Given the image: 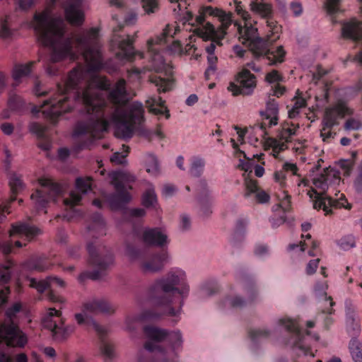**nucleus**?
<instances>
[{
  "mask_svg": "<svg viewBox=\"0 0 362 362\" xmlns=\"http://www.w3.org/2000/svg\"><path fill=\"white\" fill-rule=\"evenodd\" d=\"M57 0H49L47 7L35 12L30 25L38 41L49 48L50 57L46 66L49 76L57 74L53 64L64 59L75 60L80 54L86 66H78L69 74L63 86L56 90L42 104L32 108L33 114H64L76 103L83 106L86 114H144L141 103L134 101L126 105L128 93L124 79L118 80L111 90L110 83L97 72L104 67L102 62L99 30L90 28L72 36H66V24L61 15L54 12Z\"/></svg>",
  "mask_w": 362,
  "mask_h": 362,
  "instance_id": "obj_1",
  "label": "nucleus"
},
{
  "mask_svg": "<svg viewBox=\"0 0 362 362\" xmlns=\"http://www.w3.org/2000/svg\"><path fill=\"white\" fill-rule=\"evenodd\" d=\"M180 30L179 25L168 24L165 25L160 35H156L147 41V49L151 63V69L144 67L143 69L132 68L129 71L130 78L134 76L135 79H139L141 74H145L148 70L163 74V77L160 76H151L149 81L155 84L159 92H166L170 90L173 85L172 78L171 66L166 62L163 55V52L166 49L171 54L185 53L197 58L200 54L197 52V47L194 44V37L190 35L189 42L183 48L179 41L173 40L171 44L170 40L177 35Z\"/></svg>",
  "mask_w": 362,
  "mask_h": 362,
  "instance_id": "obj_2",
  "label": "nucleus"
},
{
  "mask_svg": "<svg viewBox=\"0 0 362 362\" xmlns=\"http://www.w3.org/2000/svg\"><path fill=\"white\" fill-rule=\"evenodd\" d=\"M189 291L186 272L179 267H173L151 284L146 298L153 305L162 308L165 315L175 317V322H177Z\"/></svg>",
  "mask_w": 362,
  "mask_h": 362,
  "instance_id": "obj_3",
  "label": "nucleus"
},
{
  "mask_svg": "<svg viewBox=\"0 0 362 362\" xmlns=\"http://www.w3.org/2000/svg\"><path fill=\"white\" fill-rule=\"evenodd\" d=\"M283 329L291 337L288 344L291 346L295 354L298 356H315L311 348V342L317 341L319 336L317 334H312L309 331L303 332L299 327L298 322L290 317L278 319L271 329L264 327L254 329L250 331V337L255 344L280 333Z\"/></svg>",
  "mask_w": 362,
  "mask_h": 362,
  "instance_id": "obj_4",
  "label": "nucleus"
},
{
  "mask_svg": "<svg viewBox=\"0 0 362 362\" xmlns=\"http://www.w3.org/2000/svg\"><path fill=\"white\" fill-rule=\"evenodd\" d=\"M144 332L148 339L144 347L147 351L155 353V362H178L185 341L183 334L180 329L169 330L146 326Z\"/></svg>",
  "mask_w": 362,
  "mask_h": 362,
  "instance_id": "obj_5",
  "label": "nucleus"
},
{
  "mask_svg": "<svg viewBox=\"0 0 362 362\" xmlns=\"http://www.w3.org/2000/svg\"><path fill=\"white\" fill-rule=\"evenodd\" d=\"M106 235L105 223L99 213L94 214L90 223L87 227L86 238L93 240L87 241V250L89 254V262L98 269L89 274L92 279H98L101 276V272L105 270L113 262V257L110 251L98 240V238Z\"/></svg>",
  "mask_w": 362,
  "mask_h": 362,
  "instance_id": "obj_6",
  "label": "nucleus"
},
{
  "mask_svg": "<svg viewBox=\"0 0 362 362\" xmlns=\"http://www.w3.org/2000/svg\"><path fill=\"white\" fill-rule=\"evenodd\" d=\"M260 115L262 122L255 127V132L263 138L265 150L272 149L271 153L272 156L278 158L279 153L287 147L286 143L282 140L288 142L290 137L295 134L296 127L293 124L291 127H289L288 124L284 125L280 133L281 141L275 138L267 137L266 136L269 134L267 129L276 126L278 124L279 107L276 100L274 99H269L267 102L265 110L261 111Z\"/></svg>",
  "mask_w": 362,
  "mask_h": 362,
  "instance_id": "obj_7",
  "label": "nucleus"
},
{
  "mask_svg": "<svg viewBox=\"0 0 362 362\" xmlns=\"http://www.w3.org/2000/svg\"><path fill=\"white\" fill-rule=\"evenodd\" d=\"M250 10L255 14L259 15L263 18L267 19L266 25V42L267 51L262 54H255L257 57H262V59L269 65H274L277 63H281L284 61L285 51L281 46L276 49H269V45L276 42L281 34V26L272 18L273 6L264 0H252L250 4Z\"/></svg>",
  "mask_w": 362,
  "mask_h": 362,
  "instance_id": "obj_8",
  "label": "nucleus"
},
{
  "mask_svg": "<svg viewBox=\"0 0 362 362\" xmlns=\"http://www.w3.org/2000/svg\"><path fill=\"white\" fill-rule=\"evenodd\" d=\"M195 22L199 25L196 33L201 38L208 40L215 36L223 37L233 22L232 14L210 6H203Z\"/></svg>",
  "mask_w": 362,
  "mask_h": 362,
  "instance_id": "obj_9",
  "label": "nucleus"
},
{
  "mask_svg": "<svg viewBox=\"0 0 362 362\" xmlns=\"http://www.w3.org/2000/svg\"><path fill=\"white\" fill-rule=\"evenodd\" d=\"M333 176L334 174H331L330 171L317 175L313 181L314 187L307 190V194L313 202V207L322 209L326 214L331 213V207L351 209V205L347 202L344 194H340L337 199L324 195Z\"/></svg>",
  "mask_w": 362,
  "mask_h": 362,
  "instance_id": "obj_10",
  "label": "nucleus"
},
{
  "mask_svg": "<svg viewBox=\"0 0 362 362\" xmlns=\"http://www.w3.org/2000/svg\"><path fill=\"white\" fill-rule=\"evenodd\" d=\"M233 4L235 11L244 21V25L235 23L242 43L255 54L266 53L267 51V43L263 38L258 36L257 29L252 25L250 15L243 8L240 1L233 0Z\"/></svg>",
  "mask_w": 362,
  "mask_h": 362,
  "instance_id": "obj_11",
  "label": "nucleus"
},
{
  "mask_svg": "<svg viewBox=\"0 0 362 362\" xmlns=\"http://www.w3.org/2000/svg\"><path fill=\"white\" fill-rule=\"evenodd\" d=\"M109 178L116 192L107 197L106 199L112 209H117L130 201L131 195L128 191L132 188L131 184L135 177L129 172L120 170L110 173Z\"/></svg>",
  "mask_w": 362,
  "mask_h": 362,
  "instance_id": "obj_12",
  "label": "nucleus"
},
{
  "mask_svg": "<svg viewBox=\"0 0 362 362\" xmlns=\"http://www.w3.org/2000/svg\"><path fill=\"white\" fill-rule=\"evenodd\" d=\"M259 296L257 287L253 284H243L231 288L219 303L223 310L241 308L255 301Z\"/></svg>",
  "mask_w": 362,
  "mask_h": 362,
  "instance_id": "obj_13",
  "label": "nucleus"
},
{
  "mask_svg": "<svg viewBox=\"0 0 362 362\" xmlns=\"http://www.w3.org/2000/svg\"><path fill=\"white\" fill-rule=\"evenodd\" d=\"M42 322L44 327L51 331L53 339L57 341L66 339L75 330L74 325H65L62 312L54 308L47 310Z\"/></svg>",
  "mask_w": 362,
  "mask_h": 362,
  "instance_id": "obj_14",
  "label": "nucleus"
},
{
  "mask_svg": "<svg viewBox=\"0 0 362 362\" xmlns=\"http://www.w3.org/2000/svg\"><path fill=\"white\" fill-rule=\"evenodd\" d=\"M93 181L90 177H78L76 180V187L69 193V197L64 199L66 213L64 218L70 220L79 215V211L74 209L80 204L83 196L91 191Z\"/></svg>",
  "mask_w": 362,
  "mask_h": 362,
  "instance_id": "obj_15",
  "label": "nucleus"
},
{
  "mask_svg": "<svg viewBox=\"0 0 362 362\" xmlns=\"http://www.w3.org/2000/svg\"><path fill=\"white\" fill-rule=\"evenodd\" d=\"M40 189H37L35 193L31 195L35 207L37 211L46 208L47 204L50 201L55 202L56 199L61 195V187L52 182L47 177H40L38 180Z\"/></svg>",
  "mask_w": 362,
  "mask_h": 362,
  "instance_id": "obj_16",
  "label": "nucleus"
},
{
  "mask_svg": "<svg viewBox=\"0 0 362 362\" xmlns=\"http://www.w3.org/2000/svg\"><path fill=\"white\" fill-rule=\"evenodd\" d=\"M121 28L122 25H119L113 29L114 36L112 40V45L117 47L115 54L117 59L121 61H132L136 55L143 58L144 53L136 52L133 47L134 39L128 35L117 34Z\"/></svg>",
  "mask_w": 362,
  "mask_h": 362,
  "instance_id": "obj_17",
  "label": "nucleus"
},
{
  "mask_svg": "<svg viewBox=\"0 0 362 362\" xmlns=\"http://www.w3.org/2000/svg\"><path fill=\"white\" fill-rule=\"evenodd\" d=\"M30 286L35 288L38 292L42 293L46 289L50 291L47 293V299L54 303H64V299L56 295L53 290L56 288H64L66 286L65 281L56 276H48L45 280H37L36 279H30Z\"/></svg>",
  "mask_w": 362,
  "mask_h": 362,
  "instance_id": "obj_18",
  "label": "nucleus"
},
{
  "mask_svg": "<svg viewBox=\"0 0 362 362\" xmlns=\"http://www.w3.org/2000/svg\"><path fill=\"white\" fill-rule=\"evenodd\" d=\"M236 83H230L228 90L233 95H250L256 86V80L247 68H243L236 76Z\"/></svg>",
  "mask_w": 362,
  "mask_h": 362,
  "instance_id": "obj_19",
  "label": "nucleus"
},
{
  "mask_svg": "<svg viewBox=\"0 0 362 362\" xmlns=\"http://www.w3.org/2000/svg\"><path fill=\"white\" fill-rule=\"evenodd\" d=\"M197 190L200 214L204 217L209 216L213 213L215 196L205 180H199Z\"/></svg>",
  "mask_w": 362,
  "mask_h": 362,
  "instance_id": "obj_20",
  "label": "nucleus"
},
{
  "mask_svg": "<svg viewBox=\"0 0 362 362\" xmlns=\"http://www.w3.org/2000/svg\"><path fill=\"white\" fill-rule=\"evenodd\" d=\"M63 7L66 18L71 24L80 25L83 23L86 0H67Z\"/></svg>",
  "mask_w": 362,
  "mask_h": 362,
  "instance_id": "obj_21",
  "label": "nucleus"
},
{
  "mask_svg": "<svg viewBox=\"0 0 362 362\" xmlns=\"http://www.w3.org/2000/svg\"><path fill=\"white\" fill-rule=\"evenodd\" d=\"M143 242L147 245L163 247L168 245L167 231L163 228H146L141 234Z\"/></svg>",
  "mask_w": 362,
  "mask_h": 362,
  "instance_id": "obj_22",
  "label": "nucleus"
},
{
  "mask_svg": "<svg viewBox=\"0 0 362 362\" xmlns=\"http://www.w3.org/2000/svg\"><path fill=\"white\" fill-rule=\"evenodd\" d=\"M116 307L103 298H93L83 303L81 310L90 314H112L115 311Z\"/></svg>",
  "mask_w": 362,
  "mask_h": 362,
  "instance_id": "obj_23",
  "label": "nucleus"
},
{
  "mask_svg": "<svg viewBox=\"0 0 362 362\" xmlns=\"http://www.w3.org/2000/svg\"><path fill=\"white\" fill-rule=\"evenodd\" d=\"M353 111L346 104L339 103L332 107L325 110L322 119V125L332 127L339 124V119L346 115H351Z\"/></svg>",
  "mask_w": 362,
  "mask_h": 362,
  "instance_id": "obj_24",
  "label": "nucleus"
},
{
  "mask_svg": "<svg viewBox=\"0 0 362 362\" xmlns=\"http://www.w3.org/2000/svg\"><path fill=\"white\" fill-rule=\"evenodd\" d=\"M170 259L167 251H160L153 254L148 259L141 263V268L146 272L156 273L161 271L165 264Z\"/></svg>",
  "mask_w": 362,
  "mask_h": 362,
  "instance_id": "obj_25",
  "label": "nucleus"
},
{
  "mask_svg": "<svg viewBox=\"0 0 362 362\" xmlns=\"http://www.w3.org/2000/svg\"><path fill=\"white\" fill-rule=\"evenodd\" d=\"M244 196L247 199L254 196L257 202L259 204H266L270 199V196L258 186L257 181L249 178L245 179Z\"/></svg>",
  "mask_w": 362,
  "mask_h": 362,
  "instance_id": "obj_26",
  "label": "nucleus"
},
{
  "mask_svg": "<svg viewBox=\"0 0 362 362\" xmlns=\"http://www.w3.org/2000/svg\"><path fill=\"white\" fill-rule=\"evenodd\" d=\"M40 233V229L25 223L12 225L10 236H17L21 239L30 240Z\"/></svg>",
  "mask_w": 362,
  "mask_h": 362,
  "instance_id": "obj_27",
  "label": "nucleus"
},
{
  "mask_svg": "<svg viewBox=\"0 0 362 362\" xmlns=\"http://www.w3.org/2000/svg\"><path fill=\"white\" fill-rule=\"evenodd\" d=\"M301 238L303 239V241H300L299 243L290 244L288 246V250L294 253L303 252L305 248L310 245L311 250L308 251V255L310 257L317 256L318 243L316 241L310 240L311 235L309 233L306 235L302 234Z\"/></svg>",
  "mask_w": 362,
  "mask_h": 362,
  "instance_id": "obj_28",
  "label": "nucleus"
},
{
  "mask_svg": "<svg viewBox=\"0 0 362 362\" xmlns=\"http://www.w3.org/2000/svg\"><path fill=\"white\" fill-rule=\"evenodd\" d=\"M160 315L151 310H145L139 315L127 316L125 320V329L130 332L136 329L139 322L159 318Z\"/></svg>",
  "mask_w": 362,
  "mask_h": 362,
  "instance_id": "obj_29",
  "label": "nucleus"
},
{
  "mask_svg": "<svg viewBox=\"0 0 362 362\" xmlns=\"http://www.w3.org/2000/svg\"><path fill=\"white\" fill-rule=\"evenodd\" d=\"M29 128L30 131L40 139L39 147L45 151L49 150L51 147V141L46 134L47 127L38 122H33Z\"/></svg>",
  "mask_w": 362,
  "mask_h": 362,
  "instance_id": "obj_30",
  "label": "nucleus"
},
{
  "mask_svg": "<svg viewBox=\"0 0 362 362\" xmlns=\"http://www.w3.org/2000/svg\"><path fill=\"white\" fill-rule=\"evenodd\" d=\"M291 173L293 175L299 176L298 168L296 163L291 161H286L283 164L282 169L274 173L275 180L281 187H286L285 180L286 178V173Z\"/></svg>",
  "mask_w": 362,
  "mask_h": 362,
  "instance_id": "obj_31",
  "label": "nucleus"
},
{
  "mask_svg": "<svg viewBox=\"0 0 362 362\" xmlns=\"http://www.w3.org/2000/svg\"><path fill=\"white\" fill-rule=\"evenodd\" d=\"M146 105L150 112L156 115H165L166 118L170 117V114L165 106V101L160 97H150L146 100Z\"/></svg>",
  "mask_w": 362,
  "mask_h": 362,
  "instance_id": "obj_32",
  "label": "nucleus"
},
{
  "mask_svg": "<svg viewBox=\"0 0 362 362\" xmlns=\"http://www.w3.org/2000/svg\"><path fill=\"white\" fill-rule=\"evenodd\" d=\"M34 64V62H29L25 64H18L13 66L12 78L16 83H19L24 77L28 76L30 74Z\"/></svg>",
  "mask_w": 362,
  "mask_h": 362,
  "instance_id": "obj_33",
  "label": "nucleus"
},
{
  "mask_svg": "<svg viewBox=\"0 0 362 362\" xmlns=\"http://www.w3.org/2000/svg\"><path fill=\"white\" fill-rule=\"evenodd\" d=\"M142 203L146 207H156L157 204V197L154 187L151 183L147 185L146 190L143 194Z\"/></svg>",
  "mask_w": 362,
  "mask_h": 362,
  "instance_id": "obj_34",
  "label": "nucleus"
},
{
  "mask_svg": "<svg viewBox=\"0 0 362 362\" xmlns=\"http://www.w3.org/2000/svg\"><path fill=\"white\" fill-rule=\"evenodd\" d=\"M16 33V30L11 27L9 18L0 21V38L4 40H11Z\"/></svg>",
  "mask_w": 362,
  "mask_h": 362,
  "instance_id": "obj_35",
  "label": "nucleus"
},
{
  "mask_svg": "<svg viewBox=\"0 0 362 362\" xmlns=\"http://www.w3.org/2000/svg\"><path fill=\"white\" fill-rule=\"evenodd\" d=\"M145 166L146 171L151 175L156 177L160 173V165L158 158L153 154H148L145 159Z\"/></svg>",
  "mask_w": 362,
  "mask_h": 362,
  "instance_id": "obj_36",
  "label": "nucleus"
},
{
  "mask_svg": "<svg viewBox=\"0 0 362 362\" xmlns=\"http://www.w3.org/2000/svg\"><path fill=\"white\" fill-rule=\"evenodd\" d=\"M204 159L199 156H194L191 158L189 173L192 176L200 177L204 172Z\"/></svg>",
  "mask_w": 362,
  "mask_h": 362,
  "instance_id": "obj_37",
  "label": "nucleus"
},
{
  "mask_svg": "<svg viewBox=\"0 0 362 362\" xmlns=\"http://www.w3.org/2000/svg\"><path fill=\"white\" fill-rule=\"evenodd\" d=\"M278 199L280 202L279 204L273 206L272 210L276 213V214H285L290 206V196L284 191L281 192V194L278 195Z\"/></svg>",
  "mask_w": 362,
  "mask_h": 362,
  "instance_id": "obj_38",
  "label": "nucleus"
},
{
  "mask_svg": "<svg viewBox=\"0 0 362 362\" xmlns=\"http://www.w3.org/2000/svg\"><path fill=\"white\" fill-rule=\"evenodd\" d=\"M349 348L354 362H362V350L360 341L356 338L351 339Z\"/></svg>",
  "mask_w": 362,
  "mask_h": 362,
  "instance_id": "obj_39",
  "label": "nucleus"
},
{
  "mask_svg": "<svg viewBox=\"0 0 362 362\" xmlns=\"http://www.w3.org/2000/svg\"><path fill=\"white\" fill-rule=\"evenodd\" d=\"M27 267L32 270L42 272L48 269L50 264L45 257L33 258L28 262Z\"/></svg>",
  "mask_w": 362,
  "mask_h": 362,
  "instance_id": "obj_40",
  "label": "nucleus"
},
{
  "mask_svg": "<svg viewBox=\"0 0 362 362\" xmlns=\"http://www.w3.org/2000/svg\"><path fill=\"white\" fill-rule=\"evenodd\" d=\"M9 186L13 194H17L24 188L21 177L16 173H12L8 178Z\"/></svg>",
  "mask_w": 362,
  "mask_h": 362,
  "instance_id": "obj_41",
  "label": "nucleus"
},
{
  "mask_svg": "<svg viewBox=\"0 0 362 362\" xmlns=\"http://www.w3.org/2000/svg\"><path fill=\"white\" fill-rule=\"evenodd\" d=\"M328 288V285L327 281H321L316 282L315 285V293L317 296H325V300L329 303V307H332L334 305V302L332 300L330 297L327 296V290Z\"/></svg>",
  "mask_w": 362,
  "mask_h": 362,
  "instance_id": "obj_42",
  "label": "nucleus"
},
{
  "mask_svg": "<svg viewBox=\"0 0 362 362\" xmlns=\"http://www.w3.org/2000/svg\"><path fill=\"white\" fill-rule=\"evenodd\" d=\"M141 5L147 15L155 13L159 9L158 0H141Z\"/></svg>",
  "mask_w": 362,
  "mask_h": 362,
  "instance_id": "obj_43",
  "label": "nucleus"
},
{
  "mask_svg": "<svg viewBox=\"0 0 362 362\" xmlns=\"http://www.w3.org/2000/svg\"><path fill=\"white\" fill-rule=\"evenodd\" d=\"M125 255L132 260L139 258L140 255L139 249L130 243V235L128 236L125 241Z\"/></svg>",
  "mask_w": 362,
  "mask_h": 362,
  "instance_id": "obj_44",
  "label": "nucleus"
},
{
  "mask_svg": "<svg viewBox=\"0 0 362 362\" xmlns=\"http://www.w3.org/2000/svg\"><path fill=\"white\" fill-rule=\"evenodd\" d=\"M338 246L343 250H349L356 246L355 238L352 235H346L337 241Z\"/></svg>",
  "mask_w": 362,
  "mask_h": 362,
  "instance_id": "obj_45",
  "label": "nucleus"
},
{
  "mask_svg": "<svg viewBox=\"0 0 362 362\" xmlns=\"http://www.w3.org/2000/svg\"><path fill=\"white\" fill-rule=\"evenodd\" d=\"M100 349L101 354L105 360L112 359L115 356V352L112 344L104 339H101Z\"/></svg>",
  "mask_w": 362,
  "mask_h": 362,
  "instance_id": "obj_46",
  "label": "nucleus"
},
{
  "mask_svg": "<svg viewBox=\"0 0 362 362\" xmlns=\"http://www.w3.org/2000/svg\"><path fill=\"white\" fill-rule=\"evenodd\" d=\"M129 153V147L124 145L122 146V151L121 152L115 153L110 158L111 162L115 164H124L127 162L126 157Z\"/></svg>",
  "mask_w": 362,
  "mask_h": 362,
  "instance_id": "obj_47",
  "label": "nucleus"
},
{
  "mask_svg": "<svg viewBox=\"0 0 362 362\" xmlns=\"http://www.w3.org/2000/svg\"><path fill=\"white\" fill-rule=\"evenodd\" d=\"M124 214L129 221H133L134 219L143 217L146 212L143 209H127L124 210Z\"/></svg>",
  "mask_w": 362,
  "mask_h": 362,
  "instance_id": "obj_48",
  "label": "nucleus"
},
{
  "mask_svg": "<svg viewBox=\"0 0 362 362\" xmlns=\"http://www.w3.org/2000/svg\"><path fill=\"white\" fill-rule=\"evenodd\" d=\"M217 60L218 59L215 54H208L207 61L209 66L204 73V76L206 79H209L210 76L215 74Z\"/></svg>",
  "mask_w": 362,
  "mask_h": 362,
  "instance_id": "obj_49",
  "label": "nucleus"
},
{
  "mask_svg": "<svg viewBox=\"0 0 362 362\" xmlns=\"http://www.w3.org/2000/svg\"><path fill=\"white\" fill-rule=\"evenodd\" d=\"M39 0H16V8L21 11H28L33 8Z\"/></svg>",
  "mask_w": 362,
  "mask_h": 362,
  "instance_id": "obj_50",
  "label": "nucleus"
},
{
  "mask_svg": "<svg viewBox=\"0 0 362 362\" xmlns=\"http://www.w3.org/2000/svg\"><path fill=\"white\" fill-rule=\"evenodd\" d=\"M305 105V100L303 98H297L292 109L288 111V117L290 118L296 117L298 115L300 109Z\"/></svg>",
  "mask_w": 362,
  "mask_h": 362,
  "instance_id": "obj_51",
  "label": "nucleus"
},
{
  "mask_svg": "<svg viewBox=\"0 0 362 362\" xmlns=\"http://www.w3.org/2000/svg\"><path fill=\"white\" fill-rule=\"evenodd\" d=\"M182 12V21L183 25L188 23L189 25L194 26V21L191 11L187 10V6H184L180 11Z\"/></svg>",
  "mask_w": 362,
  "mask_h": 362,
  "instance_id": "obj_52",
  "label": "nucleus"
},
{
  "mask_svg": "<svg viewBox=\"0 0 362 362\" xmlns=\"http://www.w3.org/2000/svg\"><path fill=\"white\" fill-rule=\"evenodd\" d=\"M286 221V214H275L269 218L272 227L276 228L283 225Z\"/></svg>",
  "mask_w": 362,
  "mask_h": 362,
  "instance_id": "obj_53",
  "label": "nucleus"
},
{
  "mask_svg": "<svg viewBox=\"0 0 362 362\" xmlns=\"http://www.w3.org/2000/svg\"><path fill=\"white\" fill-rule=\"evenodd\" d=\"M11 278V271L8 266H0V284H7Z\"/></svg>",
  "mask_w": 362,
  "mask_h": 362,
  "instance_id": "obj_54",
  "label": "nucleus"
},
{
  "mask_svg": "<svg viewBox=\"0 0 362 362\" xmlns=\"http://www.w3.org/2000/svg\"><path fill=\"white\" fill-rule=\"evenodd\" d=\"M361 127V123L355 118L348 119L344 124L346 130H358Z\"/></svg>",
  "mask_w": 362,
  "mask_h": 362,
  "instance_id": "obj_55",
  "label": "nucleus"
},
{
  "mask_svg": "<svg viewBox=\"0 0 362 362\" xmlns=\"http://www.w3.org/2000/svg\"><path fill=\"white\" fill-rule=\"evenodd\" d=\"M238 168L243 170L245 173H251L253 168V164L249 158H247V160L239 159Z\"/></svg>",
  "mask_w": 362,
  "mask_h": 362,
  "instance_id": "obj_56",
  "label": "nucleus"
},
{
  "mask_svg": "<svg viewBox=\"0 0 362 362\" xmlns=\"http://www.w3.org/2000/svg\"><path fill=\"white\" fill-rule=\"evenodd\" d=\"M138 13L135 11H130L125 15L124 23L128 25H134L138 21Z\"/></svg>",
  "mask_w": 362,
  "mask_h": 362,
  "instance_id": "obj_57",
  "label": "nucleus"
},
{
  "mask_svg": "<svg viewBox=\"0 0 362 362\" xmlns=\"http://www.w3.org/2000/svg\"><path fill=\"white\" fill-rule=\"evenodd\" d=\"M328 99V88L325 85L323 87V90H322V94L317 95L315 96V100L318 103L317 106L323 105L324 103L327 102Z\"/></svg>",
  "mask_w": 362,
  "mask_h": 362,
  "instance_id": "obj_58",
  "label": "nucleus"
},
{
  "mask_svg": "<svg viewBox=\"0 0 362 362\" xmlns=\"http://www.w3.org/2000/svg\"><path fill=\"white\" fill-rule=\"evenodd\" d=\"M320 262V259H315L310 260L305 268L306 274L308 275L313 274L315 272L317 268L318 267V264Z\"/></svg>",
  "mask_w": 362,
  "mask_h": 362,
  "instance_id": "obj_59",
  "label": "nucleus"
},
{
  "mask_svg": "<svg viewBox=\"0 0 362 362\" xmlns=\"http://www.w3.org/2000/svg\"><path fill=\"white\" fill-rule=\"evenodd\" d=\"M331 128L332 127H328L323 125L320 132V136L322 137L323 141H328L329 139L334 136L335 133L330 130Z\"/></svg>",
  "mask_w": 362,
  "mask_h": 362,
  "instance_id": "obj_60",
  "label": "nucleus"
},
{
  "mask_svg": "<svg viewBox=\"0 0 362 362\" xmlns=\"http://www.w3.org/2000/svg\"><path fill=\"white\" fill-rule=\"evenodd\" d=\"M255 255L259 257H264L269 254V248L265 245H257L255 247Z\"/></svg>",
  "mask_w": 362,
  "mask_h": 362,
  "instance_id": "obj_61",
  "label": "nucleus"
},
{
  "mask_svg": "<svg viewBox=\"0 0 362 362\" xmlns=\"http://www.w3.org/2000/svg\"><path fill=\"white\" fill-rule=\"evenodd\" d=\"M21 98L17 95H12L8 99V105L11 109L16 110L20 107Z\"/></svg>",
  "mask_w": 362,
  "mask_h": 362,
  "instance_id": "obj_62",
  "label": "nucleus"
},
{
  "mask_svg": "<svg viewBox=\"0 0 362 362\" xmlns=\"http://www.w3.org/2000/svg\"><path fill=\"white\" fill-rule=\"evenodd\" d=\"M191 225V220L188 215L182 214L180 216V227L182 230H186L189 228Z\"/></svg>",
  "mask_w": 362,
  "mask_h": 362,
  "instance_id": "obj_63",
  "label": "nucleus"
},
{
  "mask_svg": "<svg viewBox=\"0 0 362 362\" xmlns=\"http://www.w3.org/2000/svg\"><path fill=\"white\" fill-rule=\"evenodd\" d=\"M339 0H327L326 8L327 12L330 14H333L337 12V3Z\"/></svg>",
  "mask_w": 362,
  "mask_h": 362,
  "instance_id": "obj_64",
  "label": "nucleus"
}]
</instances>
